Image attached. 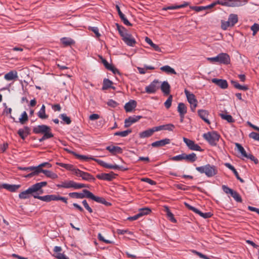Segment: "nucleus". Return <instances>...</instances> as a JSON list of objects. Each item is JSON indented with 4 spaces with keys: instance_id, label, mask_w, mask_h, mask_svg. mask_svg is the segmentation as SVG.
<instances>
[{
    "instance_id": "1a4fd4ad",
    "label": "nucleus",
    "mask_w": 259,
    "mask_h": 259,
    "mask_svg": "<svg viewBox=\"0 0 259 259\" xmlns=\"http://www.w3.org/2000/svg\"><path fill=\"white\" fill-rule=\"evenodd\" d=\"M217 4L228 7H238L240 5L239 0H218Z\"/></svg>"
},
{
    "instance_id": "6ab92c4d",
    "label": "nucleus",
    "mask_w": 259,
    "mask_h": 259,
    "mask_svg": "<svg viewBox=\"0 0 259 259\" xmlns=\"http://www.w3.org/2000/svg\"><path fill=\"white\" fill-rule=\"evenodd\" d=\"M33 196L35 198L38 199L41 201L45 202H50L51 201H55V195H47L43 196H40L37 195H33Z\"/></svg>"
},
{
    "instance_id": "5701e85b",
    "label": "nucleus",
    "mask_w": 259,
    "mask_h": 259,
    "mask_svg": "<svg viewBox=\"0 0 259 259\" xmlns=\"http://www.w3.org/2000/svg\"><path fill=\"white\" fill-rule=\"evenodd\" d=\"M198 113L200 117L206 123L209 124L210 121L208 119V112L205 110H199Z\"/></svg>"
},
{
    "instance_id": "09e8293b",
    "label": "nucleus",
    "mask_w": 259,
    "mask_h": 259,
    "mask_svg": "<svg viewBox=\"0 0 259 259\" xmlns=\"http://www.w3.org/2000/svg\"><path fill=\"white\" fill-rule=\"evenodd\" d=\"M187 5V4L182 5H180V6H168V7L163 8V10H165V11H166L168 10H175V9H178L179 8L185 7Z\"/></svg>"
},
{
    "instance_id": "f03ea898",
    "label": "nucleus",
    "mask_w": 259,
    "mask_h": 259,
    "mask_svg": "<svg viewBox=\"0 0 259 259\" xmlns=\"http://www.w3.org/2000/svg\"><path fill=\"white\" fill-rule=\"evenodd\" d=\"M203 138L212 146H215L220 138V135L215 132H207L202 135Z\"/></svg>"
},
{
    "instance_id": "bf43d9fd",
    "label": "nucleus",
    "mask_w": 259,
    "mask_h": 259,
    "mask_svg": "<svg viewBox=\"0 0 259 259\" xmlns=\"http://www.w3.org/2000/svg\"><path fill=\"white\" fill-rule=\"evenodd\" d=\"M88 187L87 185L83 184L77 183L73 182V188L78 189L82 188Z\"/></svg>"
},
{
    "instance_id": "473e14b6",
    "label": "nucleus",
    "mask_w": 259,
    "mask_h": 259,
    "mask_svg": "<svg viewBox=\"0 0 259 259\" xmlns=\"http://www.w3.org/2000/svg\"><path fill=\"white\" fill-rule=\"evenodd\" d=\"M57 164L59 165L61 167H62L67 169V170L72 171L73 173L74 172V169H76V168H75L74 167V166L72 164H66V163H61V162H57Z\"/></svg>"
},
{
    "instance_id": "f8f14e48",
    "label": "nucleus",
    "mask_w": 259,
    "mask_h": 259,
    "mask_svg": "<svg viewBox=\"0 0 259 259\" xmlns=\"http://www.w3.org/2000/svg\"><path fill=\"white\" fill-rule=\"evenodd\" d=\"M116 176V175L113 172L111 171L108 174L102 173L101 174H98L97 175L96 177L100 180L111 181L113 179L115 178Z\"/></svg>"
},
{
    "instance_id": "a18cd8bd",
    "label": "nucleus",
    "mask_w": 259,
    "mask_h": 259,
    "mask_svg": "<svg viewBox=\"0 0 259 259\" xmlns=\"http://www.w3.org/2000/svg\"><path fill=\"white\" fill-rule=\"evenodd\" d=\"M151 212V210L148 207L142 208L139 209V214H140V217H142L144 215L148 214Z\"/></svg>"
},
{
    "instance_id": "ea45409f",
    "label": "nucleus",
    "mask_w": 259,
    "mask_h": 259,
    "mask_svg": "<svg viewBox=\"0 0 259 259\" xmlns=\"http://www.w3.org/2000/svg\"><path fill=\"white\" fill-rule=\"evenodd\" d=\"M235 146L237 149V150L241 154L242 156L245 157L247 156V154L246 153L244 148L239 143H235Z\"/></svg>"
},
{
    "instance_id": "7c9ffc66",
    "label": "nucleus",
    "mask_w": 259,
    "mask_h": 259,
    "mask_svg": "<svg viewBox=\"0 0 259 259\" xmlns=\"http://www.w3.org/2000/svg\"><path fill=\"white\" fill-rule=\"evenodd\" d=\"M113 82L108 79H104L103 83L102 90H106L109 88L114 89V87H112Z\"/></svg>"
},
{
    "instance_id": "412c9836",
    "label": "nucleus",
    "mask_w": 259,
    "mask_h": 259,
    "mask_svg": "<svg viewBox=\"0 0 259 259\" xmlns=\"http://www.w3.org/2000/svg\"><path fill=\"white\" fill-rule=\"evenodd\" d=\"M88 191V190H83L82 193L77 192H72L69 194V195L71 198H75L77 199H82L84 198H87V194L85 191Z\"/></svg>"
},
{
    "instance_id": "c85d7f7f",
    "label": "nucleus",
    "mask_w": 259,
    "mask_h": 259,
    "mask_svg": "<svg viewBox=\"0 0 259 259\" xmlns=\"http://www.w3.org/2000/svg\"><path fill=\"white\" fill-rule=\"evenodd\" d=\"M161 90L162 92L167 95L169 94L170 92V85L168 82L164 81L161 85Z\"/></svg>"
},
{
    "instance_id": "aec40b11",
    "label": "nucleus",
    "mask_w": 259,
    "mask_h": 259,
    "mask_svg": "<svg viewBox=\"0 0 259 259\" xmlns=\"http://www.w3.org/2000/svg\"><path fill=\"white\" fill-rule=\"evenodd\" d=\"M106 149L113 155L120 154L122 152V148L118 146L110 145L107 146Z\"/></svg>"
},
{
    "instance_id": "f257e3e1",
    "label": "nucleus",
    "mask_w": 259,
    "mask_h": 259,
    "mask_svg": "<svg viewBox=\"0 0 259 259\" xmlns=\"http://www.w3.org/2000/svg\"><path fill=\"white\" fill-rule=\"evenodd\" d=\"M196 169L201 174H205L207 177H212L218 173L217 167L209 164L196 167Z\"/></svg>"
},
{
    "instance_id": "e2e57ef3",
    "label": "nucleus",
    "mask_w": 259,
    "mask_h": 259,
    "mask_svg": "<svg viewBox=\"0 0 259 259\" xmlns=\"http://www.w3.org/2000/svg\"><path fill=\"white\" fill-rule=\"evenodd\" d=\"M163 130H166L168 131H172L175 128V125L172 124H167L165 125H163Z\"/></svg>"
},
{
    "instance_id": "79ce46f5",
    "label": "nucleus",
    "mask_w": 259,
    "mask_h": 259,
    "mask_svg": "<svg viewBox=\"0 0 259 259\" xmlns=\"http://www.w3.org/2000/svg\"><path fill=\"white\" fill-rule=\"evenodd\" d=\"M131 130H127L124 131L122 132H117L114 133L115 136H120L121 137H126L128 134H131L132 133Z\"/></svg>"
},
{
    "instance_id": "dca6fc26",
    "label": "nucleus",
    "mask_w": 259,
    "mask_h": 259,
    "mask_svg": "<svg viewBox=\"0 0 259 259\" xmlns=\"http://www.w3.org/2000/svg\"><path fill=\"white\" fill-rule=\"evenodd\" d=\"M219 63L221 64H228L230 63L229 56L226 53H221L218 55Z\"/></svg>"
},
{
    "instance_id": "6e6d98bb",
    "label": "nucleus",
    "mask_w": 259,
    "mask_h": 259,
    "mask_svg": "<svg viewBox=\"0 0 259 259\" xmlns=\"http://www.w3.org/2000/svg\"><path fill=\"white\" fill-rule=\"evenodd\" d=\"M117 29L119 31V33L121 35V36L123 37V35L126 34L127 33L125 32V28L122 27L119 25L118 24H116Z\"/></svg>"
},
{
    "instance_id": "8fccbe9b",
    "label": "nucleus",
    "mask_w": 259,
    "mask_h": 259,
    "mask_svg": "<svg viewBox=\"0 0 259 259\" xmlns=\"http://www.w3.org/2000/svg\"><path fill=\"white\" fill-rule=\"evenodd\" d=\"M221 27L224 30L227 29L229 27H233L230 21L228 20L227 21H222Z\"/></svg>"
},
{
    "instance_id": "49530a36",
    "label": "nucleus",
    "mask_w": 259,
    "mask_h": 259,
    "mask_svg": "<svg viewBox=\"0 0 259 259\" xmlns=\"http://www.w3.org/2000/svg\"><path fill=\"white\" fill-rule=\"evenodd\" d=\"M28 119L27 114L25 111H24L21 115V117L19 118V121L21 124H24Z\"/></svg>"
},
{
    "instance_id": "f3484780",
    "label": "nucleus",
    "mask_w": 259,
    "mask_h": 259,
    "mask_svg": "<svg viewBox=\"0 0 259 259\" xmlns=\"http://www.w3.org/2000/svg\"><path fill=\"white\" fill-rule=\"evenodd\" d=\"M170 142V140L167 138L162 139L159 141H155L151 144L153 147H159L164 146L167 144H169Z\"/></svg>"
},
{
    "instance_id": "c9c22d12",
    "label": "nucleus",
    "mask_w": 259,
    "mask_h": 259,
    "mask_svg": "<svg viewBox=\"0 0 259 259\" xmlns=\"http://www.w3.org/2000/svg\"><path fill=\"white\" fill-rule=\"evenodd\" d=\"M47 185V182H41L34 184L32 186L35 190V192H36L39 191L42 187L46 186Z\"/></svg>"
},
{
    "instance_id": "393cba45",
    "label": "nucleus",
    "mask_w": 259,
    "mask_h": 259,
    "mask_svg": "<svg viewBox=\"0 0 259 259\" xmlns=\"http://www.w3.org/2000/svg\"><path fill=\"white\" fill-rule=\"evenodd\" d=\"M17 78V72L16 71H11L4 76V78L8 81L12 80Z\"/></svg>"
},
{
    "instance_id": "2f4dec72",
    "label": "nucleus",
    "mask_w": 259,
    "mask_h": 259,
    "mask_svg": "<svg viewBox=\"0 0 259 259\" xmlns=\"http://www.w3.org/2000/svg\"><path fill=\"white\" fill-rule=\"evenodd\" d=\"M160 70L163 72H166L167 74H176L177 73L171 67H170L168 65H165L161 67L160 68Z\"/></svg>"
},
{
    "instance_id": "0eeeda50",
    "label": "nucleus",
    "mask_w": 259,
    "mask_h": 259,
    "mask_svg": "<svg viewBox=\"0 0 259 259\" xmlns=\"http://www.w3.org/2000/svg\"><path fill=\"white\" fill-rule=\"evenodd\" d=\"M85 192L87 194V198H90L97 202L104 204L106 206L111 205V204L109 202L106 201L104 198L96 196L89 191H86Z\"/></svg>"
},
{
    "instance_id": "4d7b16f0",
    "label": "nucleus",
    "mask_w": 259,
    "mask_h": 259,
    "mask_svg": "<svg viewBox=\"0 0 259 259\" xmlns=\"http://www.w3.org/2000/svg\"><path fill=\"white\" fill-rule=\"evenodd\" d=\"M171 159L173 161H181L184 160V153L174 156Z\"/></svg>"
},
{
    "instance_id": "338daca9",
    "label": "nucleus",
    "mask_w": 259,
    "mask_h": 259,
    "mask_svg": "<svg viewBox=\"0 0 259 259\" xmlns=\"http://www.w3.org/2000/svg\"><path fill=\"white\" fill-rule=\"evenodd\" d=\"M251 30L253 31V34L254 35L259 30V24L254 23L251 27Z\"/></svg>"
},
{
    "instance_id": "bb28decb",
    "label": "nucleus",
    "mask_w": 259,
    "mask_h": 259,
    "mask_svg": "<svg viewBox=\"0 0 259 259\" xmlns=\"http://www.w3.org/2000/svg\"><path fill=\"white\" fill-rule=\"evenodd\" d=\"M225 165L229 169H230V170H231L234 173V174L235 175V176H236V178L239 180L241 182L243 183L244 182V180L243 179H242L239 176V174L238 173V172L237 171V170H236V169L234 168V167L230 163H226L225 164Z\"/></svg>"
},
{
    "instance_id": "a19ab883",
    "label": "nucleus",
    "mask_w": 259,
    "mask_h": 259,
    "mask_svg": "<svg viewBox=\"0 0 259 259\" xmlns=\"http://www.w3.org/2000/svg\"><path fill=\"white\" fill-rule=\"evenodd\" d=\"M228 20L230 21L231 25L233 26L238 22L237 15L233 14L230 15Z\"/></svg>"
},
{
    "instance_id": "052dcab7",
    "label": "nucleus",
    "mask_w": 259,
    "mask_h": 259,
    "mask_svg": "<svg viewBox=\"0 0 259 259\" xmlns=\"http://www.w3.org/2000/svg\"><path fill=\"white\" fill-rule=\"evenodd\" d=\"M120 18L122 21L123 23L127 25V26H132V24L128 21V20L127 19V18L125 17V15L124 14H122V15L120 16Z\"/></svg>"
},
{
    "instance_id": "423d86ee",
    "label": "nucleus",
    "mask_w": 259,
    "mask_h": 259,
    "mask_svg": "<svg viewBox=\"0 0 259 259\" xmlns=\"http://www.w3.org/2000/svg\"><path fill=\"white\" fill-rule=\"evenodd\" d=\"M184 142L186 144L188 147L191 150L202 151L203 150L199 146L198 144L195 143V142L188 139L184 137L183 138Z\"/></svg>"
},
{
    "instance_id": "7ed1b4c3",
    "label": "nucleus",
    "mask_w": 259,
    "mask_h": 259,
    "mask_svg": "<svg viewBox=\"0 0 259 259\" xmlns=\"http://www.w3.org/2000/svg\"><path fill=\"white\" fill-rule=\"evenodd\" d=\"M73 174L77 177H81L82 180L85 181H94L95 180L94 177L89 173L81 171L78 168L74 169V172Z\"/></svg>"
},
{
    "instance_id": "69168bd1",
    "label": "nucleus",
    "mask_w": 259,
    "mask_h": 259,
    "mask_svg": "<svg viewBox=\"0 0 259 259\" xmlns=\"http://www.w3.org/2000/svg\"><path fill=\"white\" fill-rule=\"evenodd\" d=\"M51 166H52V165L49 162H44V163H42L39 164L37 166L38 168H39V169L40 170H44L42 169V167H44L50 168V167H51Z\"/></svg>"
},
{
    "instance_id": "f704fd0d",
    "label": "nucleus",
    "mask_w": 259,
    "mask_h": 259,
    "mask_svg": "<svg viewBox=\"0 0 259 259\" xmlns=\"http://www.w3.org/2000/svg\"><path fill=\"white\" fill-rule=\"evenodd\" d=\"M41 172L44 173L47 177L52 179H56L58 178L57 174L50 170H42Z\"/></svg>"
},
{
    "instance_id": "a211bd4d",
    "label": "nucleus",
    "mask_w": 259,
    "mask_h": 259,
    "mask_svg": "<svg viewBox=\"0 0 259 259\" xmlns=\"http://www.w3.org/2000/svg\"><path fill=\"white\" fill-rule=\"evenodd\" d=\"M30 128L28 126H25L23 128H20L18 130V134L22 139L24 140L30 134Z\"/></svg>"
},
{
    "instance_id": "864d4df0",
    "label": "nucleus",
    "mask_w": 259,
    "mask_h": 259,
    "mask_svg": "<svg viewBox=\"0 0 259 259\" xmlns=\"http://www.w3.org/2000/svg\"><path fill=\"white\" fill-rule=\"evenodd\" d=\"M53 137V135L52 133H45V135H44V136H42V137L41 138H40V139H39V141L40 142H42L44 140L48 139L51 138Z\"/></svg>"
},
{
    "instance_id": "680f3d73",
    "label": "nucleus",
    "mask_w": 259,
    "mask_h": 259,
    "mask_svg": "<svg viewBox=\"0 0 259 259\" xmlns=\"http://www.w3.org/2000/svg\"><path fill=\"white\" fill-rule=\"evenodd\" d=\"M172 96H170L168 99H167V100L164 103V106L165 107L167 108V109H168L171 105V102H172Z\"/></svg>"
},
{
    "instance_id": "a878e982",
    "label": "nucleus",
    "mask_w": 259,
    "mask_h": 259,
    "mask_svg": "<svg viewBox=\"0 0 259 259\" xmlns=\"http://www.w3.org/2000/svg\"><path fill=\"white\" fill-rule=\"evenodd\" d=\"M20 187L19 185H10L8 184H3V188L6 189L10 192H15Z\"/></svg>"
},
{
    "instance_id": "2eb2a0df",
    "label": "nucleus",
    "mask_w": 259,
    "mask_h": 259,
    "mask_svg": "<svg viewBox=\"0 0 259 259\" xmlns=\"http://www.w3.org/2000/svg\"><path fill=\"white\" fill-rule=\"evenodd\" d=\"M211 81L223 89H227L228 86L227 80L225 79L212 78Z\"/></svg>"
},
{
    "instance_id": "4be33fe9",
    "label": "nucleus",
    "mask_w": 259,
    "mask_h": 259,
    "mask_svg": "<svg viewBox=\"0 0 259 259\" xmlns=\"http://www.w3.org/2000/svg\"><path fill=\"white\" fill-rule=\"evenodd\" d=\"M137 102L135 100H130L124 105V109L127 112H131L136 107Z\"/></svg>"
},
{
    "instance_id": "13d9d810",
    "label": "nucleus",
    "mask_w": 259,
    "mask_h": 259,
    "mask_svg": "<svg viewBox=\"0 0 259 259\" xmlns=\"http://www.w3.org/2000/svg\"><path fill=\"white\" fill-rule=\"evenodd\" d=\"M145 40V41L147 44H148L153 49H157V48H158L157 46L156 45H155V44H154L150 38H149L148 37H146Z\"/></svg>"
},
{
    "instance_id": "9b49d317",
    "label": "nucleus",
    "mask_w": 259,
    "mask_h": 259,
    "mask_svg": "<svg viewBox=\"0 0 259 259\" xmlns=\"http://www.w3.org/2000/svg\"><path fill=\"white\" fill-rule=\"evenodd\" d=\"M185 205L190 210L193 211L197 214H198L203 218L207 219L211 217L212 214L211 212L203 213L195 207L189 205L188 203L185 202Z\"/></svg>"
},
{
    "instance_id": "3c124183",
    "label": "nucleus",
    "mask_w": 259,
    "mask_h": 259,
    "mask_svg": "<svg viewBox=\"0 0 259 259\" xmlns=\"http://www.w3.org/2000/svg\"><path fill=\"white\" fill-rule=\"evenodd\" d=\"M72 153L77 158L80 159V160H88L89 159H92L91 158H92V157H89L85 155L77 154L74 152H72Z\"/></svg>"
},
{
    "instance_id": "774afa93",
    "label": "nucleus",
    "mask_w": 259,
    "mask_h": 259,
    "mask_svg": "<svg viewBox=\"0 0 259 259\" xmlns=\"http://www.w3.org/2000/svg\"><path fill=\"white\" fill-rule=\"evenodd\" d=\"M249 136L251 138L259 141V134L255 132H252L249 134Z\"/></svg>"
},
{
    "instance_id": "c756f323",
    "label": "nucleus",
    "mask_w": 259,
    "mask_h": 259,
    "mask_svg": "<svg viewBox=\"0 0 259 259\" xmlns=\"http://www.w3.org/2000/svg\"><path fill=\"white\" fill-rule=\"evenodd\" d=\"M153 131L152 128L144 131L139 134V137L141 138H148L153 134Z\"/></svg>"
},
{
    "instance_id": "c03bdc74",
    "label": "nucleus",
    "mask_w": 259,
    "mask_h": 259,
    "mask_svg": "<svg viewBox=\"0 0 259 259\" xmlns=\"http://www.w3.org/2000/svg\"><path fill=\"white\" fill-rule=\"evenodd\" d=\"M102 62L103 63L105 67L108 70L112 71L115 73L114 68L111 65L109 64L108 62L103 58L101 57Z\"/></svg>"
},
{
    "instance_id": "72a5a7b5",
    "label": "nucleus",
    "mask_w": 259,
    "mask_h": 259,
    "mask_svg": "<svg viewBox=\"0 0 259 259\" xmlns=\"http://www.w3.org/2000/svg\"><path fill=\"white\" fill-rule=\"evenodd\" d=\"M46 107L44 105H42L40 110L37 113L38 116L41 119H46L48 117V115L46 114Z\"/></svg>"
},
{
    "instance_id": "4468645a",
    "label": "nucleus",
    "mask_w": 259,
    "mask_h": 259,
    "mask_svg": "<svg viewBox=\"0 0 259 259\" xmlns=\"http://www.w3.org/2000/svg\"><path fill=\"white\" fill-rule=\"evenodd\" d=\"M122 39L125 44L131 47H133L136 43L135 38L128 33L123 35Z\"/></svg>"
},
{
    "instance_id": "5fc2aeb1",
    "label": "nucleus",
    "mask_w": 259,
    "mask_h": 259,
    "mask_svg": "<svg viewBox=\"0 0 259 259\" xmlns=\"http://www.w3.org/2000/svg\"><path fill=\"white\" fill-rule=\"evenodd\" d=\"M232 197L237 201L238 202H241L242 200L240 196V195L239 194L238 192L236 191H235L234 193H233V195Z\"/></svg>"
},
{
    "instance_id": "39448f33",
    "label": "nucleus",
    "mask_w": 259,
    "mask_h": 259,
    "mask_svg": "<svg viewBox=\"0 0 259 259\" xmlns=\"http://www.w3.org/2000/svg\"><path fill=\"white\" fill-rule=\"evenodd\" d=\"M185 94L187 97L188 102L191 104V108L194 111L197 105V101L193 94L190 93L187 90H185Z\"/></svg>"
},
{
    "instance_id": "9d476101",
    "label": "nucleus",
    "mask_w": 259,
    "mask_h": 259,
    "mask_svg": "<svg viewBox=\"0 0 259 259\" xmlns=\"http://www.w3.org/2000/svg\"><path fill=\"white\" fill-rule=\"evenodd\" d=\"M35 193V191L34 190L32 186H31L27 190L20 193L19 194V197L21 199H28L31 196H33V195H35L34 194Z\"/></svg>"
},
{
    "instance_id": "de8ad7c7",
    "label": "nucleus",
    "mask_w": 259,
    "mask_h": 259,
    "mask_svg": "<svg viewBox=\"0 0 259 259\" xmlns=\"http://www.w3.org/2000/svg\"><path fill=\"white\" fill-rule=\"evenodd\" d=\"M221 117L223 119H225L227 121H228L229 122H230V123L233 122L234 121L233 117L230 115H227V114H221Z\"/></svg>"
},
{
    "instance_id": "0e129e2a",
    "label": "nucleus",
    "mask_w": 259,
    "mask_h": 259,
    "mask_svg": "<svg viewBox=\"0 0 259 259\" xmlns=\"http://www.w3.org/2000/svg\"><path fill=\"white\" fill-rule=\"evenodd\" d=\"M192 252L198 255V256H199L200 258H203V259H209V258L208 257H207V256H206L205 255H204L202 253H201V252H199L196 250H192Z\"/></svg>"
},
{
    "instance_id": "cd10ccee",
    "label": "nucleus",
    "mask_w": 259,
    "mask_h": 259,
    "mask_svg": "<svg viewBox=\"0 0 259 259\" xmlns=\"http://www.w3.org/2000/svg\"><path fill=\"white\" fill-rule=\"evenodd\" d=\"M184 160L189 162H193L197 160V156L194 153L190 154L184 153Z\"/></svg>"
},
{
    "instance_id": "603ef678",
    "label": "nucleus",
    "mask_w": 259,
    "mask_h": 259,
    "mask_svg": "<svg viewBox=\"0 0 259 259\" xmlns=\"http://www.w3.org/2000/svg\"><path fill=\"white\" fill-rule=\"evenodd\" d=\"M60 117L67 124H69L71 122L70 118L65 114H61Z\"/></svg>"
},
{
    "instance_id": "ddd939ff",
    "label": "nucleus",
    "mask_w": 259,
    "mask_h": 259,
    "mask_svg": "<svg viewBox=\"0 0 259 259\" xmlns=\"http://www.w3.org/2000/svg\"><path fill=\"white\" fill-rule=\"evenodd\" d=\"M141 118V116H130L124 121V127H128L132 124L138 121Z\"/></svg>"
},
{
    "instance_id": "20e7f679",
    "label": "nucleus",
    "mask_w": 259,
    "mask_h": 259,
    "mask_svg": "<svg viewBox=\"0 0 259 259\" xmlns=\"http://www.w3.org/2000/svg\"><path fill=\"white\" fill-rule=\"evenodd\" d=\"M160 86V82L155 79L149 85L146 87L145 91L148 94H154L159 89Z\"/></svg>"
},
{
    "instance_id": "58836bf2",
    "label": "nucleus",
    "mask_w": 259,
    "mask_h": 259,
    "mask_svg": "<svg viewBox=\"0 0 259 259\" xmlns=\"http://www.w3.org/2000/svg\"><path fill=\"white\" fill-rule=\"evenodd\" d=\"M73 181H69L63 182L61 185H58V187L67 189L73 188Z\"/></svg>"
},
{
    "instance_id": "b1692460",
    "label": "nucleus",
    "mask_w": 259,
    "mask_h": 259,
    "mask_svg": "<svg viewBox=\"0 0 259 259\" xmlns=\"http://www.w3.org/2000/svg\"><path fill=\"white\" fill-rule=\"evenodd\" d=\"M61 42L64 47H74L75 41L70 38H63L61 39Z\"/></svg>"
},
{
    "instance_id": "6e6552de",
    "label": "nucleus",
    "mask_w": 259,
    "mask_h": 259,
    "mask_svg": "<svg viewBox=\"0 0 259 259\" xmlns=\"http://www.w3.org/2000/svg\"><path fill=\"white\" fill-rule=\"evenodd\" d=\"M51 128L46 125H39L36 126L33 128V132L34 134H42L45 135V133H51Z\"/></svg>"
},
{
    "instance_id": "4c0bfd02",
    "label": "nucleus",
    "mask_w": 259,
    "mask_h": 259,
    "mask_svg": "<svg viewBox=\"0 0 259 259\" xmlns=\"http://www.w3.org/2000/svg\"><path fill=\"white\" fill-rule=\"evenodd\" d=\"M231 83L235 88L237 89L243 91H246L248 90L247 87L241 85L236 81L232 80Z\"/></svg>"
},
{
    "instance_id": "e433bc0d",
    "label": "nucleus",
    "mask_w": 259,
    "mask_h": 259,
    "mask_svg": "<svg viewBox=\"0 0 259 259\" xmlns=\"http://www.w3.org/2000/svg\"><path fill=\"white\" fill-rule=\"evenodd\" d=\"M178 111L179 114H185L187 113V107L183 103H180L178 106Z\"/></svg>"
},
{
    "instance_id": "37998d69",
    "label": "nucleus",
    "mask_w": 259,
    "mask_h": 259,
    "mask_svg": "<svg viewBox=\"0 0 259 259\" xmlns=\"http://www.w3.org/2000/svg\"><path fill=\"white\" fill-rule=\"evenodd\" d=\"M165 211L169 220L172 223H176L177 220L174 218V214L171 212L167 207L165 208Z\"/></svg>"
}]
</instances>
